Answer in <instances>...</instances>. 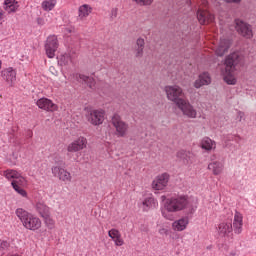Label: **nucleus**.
Returning <instances> with one entry per match:
<instances>
[{
  "mask_svg": "<svg viewBox=\"0 0 256 256\" xmlns=\"http://www.w3.org/2000/svg\"><path fill=\"white\" fill-rule=\"evenodd\" d=\"M205 85H211V75H209V72L200 74L198 79L194 82L195 89H201V87Z\"/></svg>",
  "mask_w": 256,
  "mask_h": 256,
  "instance_id": "4be33fe9",
  "label": "nucleus"
},
{
  "mask_svg": "<svg viewBox=\"0 0 256 256\" xmlns=\"http://www.w3.org/2000/svg\"><path fill=\"white\" fill-rule=\"evenodd\" d=\"M93 13V8L89 4H83L78 8V21H85L89 14Z\"/></svg>",
  "mask_w": 256,
  "mask_h": 256,
  "instance_id": "b1692460",
  "label": "nucleus"
},
{
  "mask_svg": "<svg viewBox=\"0 0 256 256\" xmlns=\"http://www.w3.org/2000/svg\"><path fill=\"white\" fill-rule=\"evenodd\" d=\"M12 187L17 185L18 187H27V178L23 177L21 174L18 178L11 182Z\"/></svg>",
  "mask_w": 256,
  "mask_h": 256,
  "instance_id": "473e14b6",
  "label": "nucleus"
},
{
  "mask_svg": "<svg viewBox=\"0 0 256 256\" xmlns=\"http://www.w3.org/2000/svg\"><path fill=\"white\" fill-rule=\"evenodd\" d=\"M197 19L200 25H209V23H213V21H215V16L207 10H202L201 8H198Z\"/></svg>",
  "mask_w": 256,
  "mask_h": 256,
  "instance_id": "dca6fc26",
  "label": "nucleus"
},
{
  "mask_svg": "<svg viewBox=\"0 0 256 256\" xmlns=\"http://www.w3.org/2000/svg\"><path fill=\"white\" fill-rule=\"evenodd\" d=\"M55 5H57V0H44L42 2V9L44 11H53Z\"/></svg>",
  "mask_w": 256,
  "mask_h": 256,
  "instance_id": "7c9ffc66",
  "label": "nucleus"
},
{
  "mask_svg": "<svg viewBox=\"0 0 256 256\" xmlns=\"http://www.w3.org/2000/svg\"><path fill=\"white\" fill-rule=\"evenodd\" d=\"M15 213L25 229L29 231H39V229L43 227V222L37 215L23 208H17Z\"/></svg>",
  "mask_w": 256,
  "mask_h": 256,
  "instance_id": "7ed1b4c3",
  "label": "nucleus"
},
{
  "mask_svg": "<svg viewBox=\"0 0 256 256\" xmlns=\"http://www.w3.org/2000/svg\"><path fill=\"white\" fill-rule=\"evenodd\" d=\"M209 171H212L213 175H221L223 173V169H225V166L223 162L216 160L208 165Z\"/></svg>",
  "mask_w": 256,
  "mask_h": 256,
  "instance_id": "a878e982",
  "label": "nucleus"
},
{
  "mask_svg": "<svg viewBox=\"0 0 256 256\" xmlns=\"http://www.w3.org/2000/svg\"><path fill=\"white\" fill-rule=\"evenodd\" d=\"M132 1H133V3H136L137 5L149 7V6L153 5L154 0H132Z\"/></svg>",
  "mask_w": 256,
  "mask_h": 256,
  "instance_id": "c9c22d12",
  "label": "nucleus"
},
{
  "mask_svg": "<svg viewBox=\"0 0 256 256\" xmlns=\"http://www.w3.org/2000/svg\"><path fill=\"white\" fill-rule=\"evenodd\" d=\"M78 79L80 83H85L89 89H95V78L86 76L84 74H79Z\"/></svg>",
  "mask_w": 256,
  "mask_h": 256,
  "instance_id": "c756f323",
  "label": "nucleus"
},
{
  "mask_svg": "<svg viewBox=\"0 0 256 256\" xmlns=\"http://www.w3.org/2000/svg\"><path fill=\"white\" fill-rule=\"evenodd\" d=\"M176 157L183 160V163H185L186 165H193V163H195L196 161L195 154L187 150L178 151Z\"/></svg>",
  "mask_w": 256,
  "mask_h": 256,
  "instance_id": "aec40b11",
  "label": "nucleus"
},
{
  "mask_svg": "<svg viewBox=\"0 0 256 256\" xmlns=\"http://www.w3.org/2000/svg\"><path fill=\"white\" fill-rule=\"evenodd\" d=\"M171 227L172 230L176 231L177 233H181L189 227V218L187 216H183L177 220H174Z\"/></svg>",
  "mask_w": 256,
  "mask_h": 256,
  "instance_id": "f3484780",
  "label": "nucleus"
},
{
  "mask_svg": "<svg viewBox=\"0 0 256 256\" xmlns=\"http://www.w3.org/2000/svg\"><path fill=\"white\" fill-rule=\"evenodd\" d=\"M3 19V12L0 11V21Z\"/></svg>",
  "mask_w": 256,
  "mask_h": 256,
  "instance_id": "a18cd8bd",
  "label": "nucleus"
},
{
  "mask_svg": "<svg viewBox=\"0 0 256 256\" xmlns=\"http://www.w3.org/2000/svg\"><path fill=\"white\" fill-rule=\"evenodd\" d=\"M114 12H115V15L117 14V10H114Z\"/></svg>",
  "mask_w": 256,
  "mask_h": 256,
  "instance_id": "de8ad7c7",
  "label": "nucleus"
},
{
  "mask_svg": "<svg viewBox=\"0 0 256 256\" xmlns=\"http://www.w3.org/2000/svg\"><path fill=\"white\" fill-rule=\"evenodd\" d=\"M66 31H68V33H71V29H66Z\"/></svg>",
  "mask_w": 256,
  "mask_h": 256,
  "instance_id": "49530a36",
  "label": "nucleus"
},
{
  "mask_svg": "<svg viewBox=\"0 0 256 256\" xmlns=\"http://www.w3.org/2000/svg\"><path fill=\"white\" fill-rule=\"evenodd\" d=\"M36 211L42 218L51 214V208H49V206L43 202L36 203Z\"/></svg>",
  "mask_w": 256,
  "mask_h": 256,
  "instance_id": "bb28decb",
  "label": "nucleus"
},
{
  "mask_svg": "<svg viewBox=\"0 0 256 256\" xmlns=\"http://www.w3.org/2000/svg\"><path fill=\"white\" fill-rule=\"evenodd\" d=\"M12 187H13L14 191H16V193H18V195H21V197H24L25 199H27V197H29L26 190L23 189V186H18L17 184H14V186H12Z\"/></svg>",
  "mask_w": 256,
  "mask_h": 256,
  "instance_id": "f704fd0d",
  "label": "nucleus"
},
{
  "mask_svg": "<svg viewBox=\"0 0 256 256\" xmlns=\"http://www.w3.org/2000/svg\"><path fill=\"white\" fill-rule=\"evenodd\" d=\"M39 25H43V20L41 18L38 19Z\"/></svg>",
  "mask_w": 256,
  "mask_h": 256,
  "instance_id": "c03bdc74",
  "label": "nucleus"
},
{
  "mask_svg": "<svg viewBox=\"0 0 256 256\" xmlns=\"http://www.w3.org/2000/svg\"><path fill=\"white\" fill-rule=\"evenodd\" d=\"M142 207L143 211H149V209H157V207H159V202L157 199H155V197H153V195H150L142 201Z\"/></svg>",
  "mask_w": 256,
  "mask_h": 256,
  "instance_id": "5701e85b",
  "label": "nucleus"
},
{
  "mask_svg": "<svg viewBox=\"0 0 256 256\" xmlns=\"http://www.w3.org/2000/svg\"><path fill=\"white\" fill-rule=\"evenodd\" d=\"M3 175L9 181H11V179H14L13 181H15L21 175V173H19L17 170L8 169L3 172Z\"/></svg>",
  "mask_w": 256,
  "mask_h": 256,
  "instance_id": "2f4dec72",
  "label": "nucleus"
},
{
  "mask_svg": "<svg viewBox=\"0 0 256 256\" xmlns=\"http://www.w3.org/2000/svg\"><path fill=\"white\" fill-rule=\"evenodd\" d=\"M136 48H142V49H145V39H143V38H138L137 40H136V46H135Z\"/></svg>",
  "mask_w": 256,
  "mask_h": 256,
  "instance_id": "58836bf2",
  "label": "nucleus"
},
{
  "mask_svg": "<svg viewBox=\"0 0 256 256\" xmlns=\"http://www.w3.org/2000/svg\"><path fill=\"white\" fill-rule=\"evenodd\" d=\"M145 48H136L134 49V55L136 59H141L144 55Z\"/></svg>",
  "mask_w": 256,
  "mask_h": 256,
  "instance_id": "e433bc0d",
  "label": "nucleus"
},
{
  "mask_svg": "<svg viewBox=\"0 0 256 256\" xmlns=\"http://www.w3.org/2000/svg\"><path fill=\"white\" fill-rule=\"evenodd\" d=\"M207 7H209V1L207 0H202L198 5V9H201L202 11H207Z\"/></svg>",
  "mask_w": 256,
  "mask_h": 256,
  "instance_id": "4c0bfd02",
  "label": "nucleus"
},
{
  "mask_svg": "<svg viewBox=\"0 0 256 256\" xmlns=\"http://www.w3.org/2000/svg\"><path fill=\"white\" fill-rule=\"evenodd\" d=\"M57 49H59V40L57 39V36H49L45 43V52L47 58L54 59L55 53H57Z\"/></svg>",
  "mask_w": 256,
  "mask_h": 256,
  "instance_id": "6e6552de",
  "label": "nucleus"
},
{
  "mask_svg": "<svg viewBox=\"0 0 256 256\" xmlns=\"http://www.w3.org/2000/svg\"><path fill=\"white\" fill-rule=\"evenodd\" d=\"M4 9L7 11V13H15V11L19 9V2L16 0H5Z\"/></svg>",
  "mask_w": 256,
  "mask_h": 256,
  "instance_id": "c85d7f7f",
  "label": "nucleus"
},
{
  "mask_svg": "<svg viewBox=\"0 0 256 256\" xmlns=\"http://www.w3.org/2000/svg\"><path fill=\"white\" fill-rule=\"evenodd\" d=\"M231 48V40L229 38H221L218 45L215 48V53L218 57H223L226 53H229Z\"/></svg>",
  "mask_w": 256,
  "mask_h": 256,
  "instance_id": "2eb2a0df",
  "label": "nucleus"
},
{
  "mask_svg": "<svg viewBox=\"0 0 256 256\" xmlns=\"http://www.w3.org/2000/svg\"><path fill=\"white\" fill-rule=\"evenodd\" d=\"M58 64L61 67H69V65H73V58L70 53L62 54L58 57Z\"/></svg>",
  "mask_w": 256,
  "mask_h": 256,
  "instance_id": "cd10ccee",
  "label": "nucleus"
},
{
  "mask_svg": "<svg viewBox=\"0 0 256 256\" xmlns=\"http://www.w3.org/2000/svg\"><path fill=\"white\" fill-rule=\"evenodd\" d=\"M158 233H159L160 235H167V229H166V228H160V229L158 230Z\"/></svg>",
  "mask_w": 256,
  "mask_h": 256,
  "instance_id": "79ce46f5",
  "label": "nucleus"
},
{
  "mask_svg": "<svg viewBox=\"0 0 256 256\" xmlns=\"http://www.w3.org/2000/svg\"><path fill=\"white\" fill-rule=\"evenodd\" d=\"M225 3H236V4H239L241 3V0H224Z\"/></svg>",
  "mask_w": 256,
  "mask_h": 256,
  "instance_id": "37998d69",
  "label": "nucleus"
},
{
  "mask_svg": "<svg viewBox=\"0 0 256 256\" xmlns=\"http://www.w3.org/2000/svg\"><path fill=\"white\" fill-rule=\"evenodd\" d=\"M9 246H10V244L8 241H6V240L0 241V250L1 249H9Z\"/></svg>",
  "mask_w": 256,
  "mask_h": 256,
  "instance_id": "a19ab883",
  "label": "nucleus"
},
{
  "mask_svg": "<svg viewBox=\"0 0 256 256\" xmlns=\"http://www.w3.org/2000/svg\"><path fill=\"white\" fill-rule=\"evenodd\" d=\"M235 25V29L241 37H245V39H251L253 37V28L247 22L237 19L235 20Z\"/></svg>",
  "mask_w": 256,
  "mask_h": 256,
  "instance_id": "1a4fd4ad",
  "label": "nucleus"
},
{
  "mask_svg": "<svg viewBox=\"0 0 256 256\" xmlns=\"http://www.w3.org/2000/svg\"><path fill=\"white\" fill-rule=\"evenodd\" d=\"M111 124L115 129L116 137H119V138L127 137V133H129V124L123 121V118H121L119 114H115L112 117Z\"/></svg>",
  "mask_w": 256,
  "mask_h": 256,
  "instance_id": "39448f33",
  "label": "nucleus"
},
{
  "mask_svg": "<svg viewBox=\"0 0 256 256\" xmlns=\"http://www.w3.org/2000/svg\"><path fill=\"white\" fill-rule=\"evenodd\" d=\"M237 121H245V112L238 111L236 115Z\"/></svg>",
  "mask_w": 256,
  "mask_h": 256,
  "instance_id": "ea45409f",
  "label": "nucleus"
},
{
  "mask_svg": "<svg viewBox=\"0 0 256 256\" xmlns=\"http://www.w3.org/2000/svg\"><path fill=\"white\" fill-rule=\"evenodd\" d=\"M177 107L187 119H197V109H195V106L189 100H180Z\"/></svg>",
  "mask_w": 256,
  "mask_h": 256,
  "instance_id": "0eeeda50",
  "label": "nucleus"
},
{
  "mask_svg": "<svg viewBox=\"0 0 256 256\" xmlns=\"http://www.w3.org/2000/svg\"><path fill=\"white\" fill-rule=\"evenodd\" d=\"M200 147L204 151H215L217 149V143L209 137H204L201 140Z\"/></svg>",
  "mask_w": 256,
  "mask_h": 256,
  "instance_id": "393cba45",
  "label": "nucleus"
},
{
  "mask_svg": "<svg viewBox=\"0 0 256 256\" xmlns=\"http://www.w3.org/2000/svg\"><path fill=\"white\" fill-rule=\"evenodd\" d=\"M86 119L90 125L99 127V125H103V122L105 121V111L102 109H91L86 114Z\"/></svg>",
  "mask_w": 256,
  "mask_h": 256,
  "instance_id": "423d86ee",
  "label": "nucleus"
},
{
  "mask_svg": "<svg viewBox=\"0 0 256 256\" xmlns=\"http://www.w3.org/2000/svg\"><path fill=\"white\" fill-rule=\"evenodd\" d=\"M45 226L48 229H55V220L51 217V214H48L47 216L42 217Z\"/></svg>",
  "mask_w": 256,
  "mask_h": 256,
  "instance_id": "72a5a7b5",
  "label": "nucleus"
},
{
  "mask_svg": "<svg viewBox=\"0 0 256 256\" xmlns=\"http://www.w3.org/2000/svg\"><path fill=\"white\" fill-rule=\"evenodd\" d=\"M232 229H234L236 235L243 233V214L239 211H235Z\"/></svg>",
  "mask_w": 256,
  "mask_h": 256,
  "instance_id": "6ab92c4d",
  "label": "nucleus"
},
{
  "mask_svg": "<svg viewBox=\"0 0 256 256\" xmlns=\"http://www.w3.org/2000/svg\"><path fill=\"white\" fill-rule=\"evenodd\" d=\"M241 62V54L234 52L225 60V69L222 70V75L227 85H236L237 78L235 77V67Z\"/></svg>",
  "mask_w": 256,
  "mask_h": 256,
  "instance_id": "f03ea898",
  "label": "nucleus"
},
{
  "mask_svg": "<svg viewBox=\"0 0 256 256\" xmlns=\"http://www.w3.org/2000/svg\"><path fill=\"white\" fill-rule=\"evenodd\" d=\"M87 145V138L80 136L67 146V151L68 153H78V151H83V149H87Z\"/></svg>",
  "mask_w": 256,
  "mask_h": 256,
  "instance_id": "9b49d317",
  "label": "nucleus"
},
{
  "mask_svg": "<svg viewBox=\"0 0 256 256\" xmlns=\"http://www.w3.org/2000/svg\"><path fill=\"white\" fill-rule=\"evenodd\" d=\"M108 236L110 237V239H112V241H114L116 247H123V245H125V240L123 239V236L118 229H110L108 231Z\"/></svg>",
  "mask_w": 256,
  "mask_h": 256,
  "instance_id": "412c9836",
  "label": "nucleus"
},
{
  "mask_svg": "<svg viewBox=\"0 0 256 256\" xmlns=\"http://www.w3.org/2000/svg\"><path fill=\"white\" fill-rule=\"evenodd\" d=\"M0 75L8 85H11L12 87L15 85V82L17 81V70H15L13 67H7L1 70Z\"/></svg>",
  "mask_w": 256,
  "mask_h": 256,
  "instance_id": "f8f14e48",
  "label": "nucleus"
},
{
  "mask_svg": "<svg viewBox=\"0 0 256 256\" xmlns=\"http://www.w3.org/2000/svg\"><path fill=\"white\" fill-rule=\"evenodd\" d=\"M51 171L52 175H54V177H58L63 183H71V181H73L71 172L61 166H53Z\"/></svg>",
  "mask_w": 256,
  "mask_h": 256,
  "instance_id": "9d476101",
  "label": "nucleus"
},
{
  "mask_svg": "<svg viewBox=\"0 0 256 256\" xmlns=\"http://www.w3.org/2000/svg\"><path fill=\"white\" fill-rule=\"evenodd\" d=\"M217 233L219 237H229L233 231V223L231 221H223L217 226Z\"/></svg>",
  "mask_w": 256,
  "mask_h": 256,
  "instance_id": "a211bd4d",
  "label": "nucleus"
},
{
  "mask_svg": "<svg viewBox=\"0 0 256 256\" xmlns=\"http://www.w3.org/2000/svg\"><path fill=\"white\" fill-rule=\"evenodd\" d=\"M169 184V174L163 173L158 175L152 182V189L155 191H163Z\"/></svg>",
  "mask_w": 256,
  "mask_h": 256,
  "instance_id": "ddd939ff",
  "label": "nucleus"
},
{
  "mask_svg": "<svg viewBox=\"0 0 256 256\" xmlns=\"http://www.w3.org/2000/svg\"><path fill=\"white\" fill-rule=\"evenodd\" d=\"M37 107L39 109H42L43 111H48L50 113H53L55 111H58L59 106L57 104L53 103L51 99L49 98H40L36 102Z\"/></svg>",
  "mask_w": 256,
  "mask_h": 256,
  "instance_id": "4468645a",
  "label": "nucleus"
},
{
  "mask_svg": "<svg viewBox=\"0 0 256 256\" xmlns=\"http://www.w3.org/2000/svg\"><path fill=\"white\" fill-rule=\"evenodd\" d=\"M193 204H191V200L188 196L185 195H178L172 196L163 204L161 208V215L167 221H173L175 219L174 213H179V211H192Z\"/></svg>",
  "mask_w": 256,
  "mask_h": 256,
  "instance_id": "f257e3e1",
  "label": "nucleus"
},
{
  "mask_svg": "<svg viewBox=\"0 0 256 256\" xmlns=\"http://www.w3.org/2000/svg\"><path fill=\"white\" fill-rule=\"evenodd\" d=\"M164 91L166 93L168 101L175 103L176 107L178 106L179 101H185L183 88L179 85H168L165 86Z\"/></svg>",
  "mask_w": 256,
  "mask_h": 256,
  "instance_id": "20e7f679",
  "label": "nucleus"
}]
</instances>
